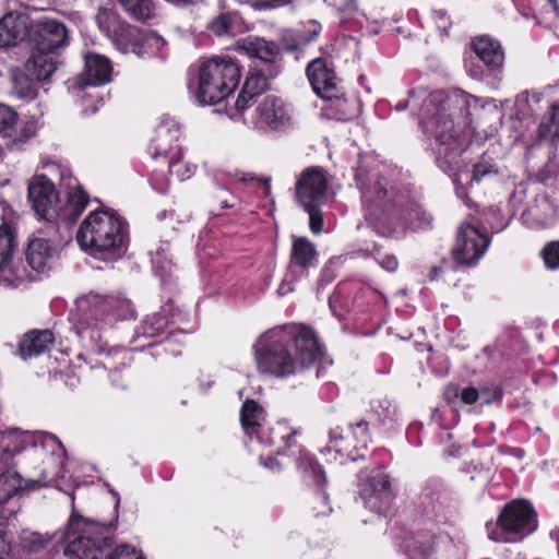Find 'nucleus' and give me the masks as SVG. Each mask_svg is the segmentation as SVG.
I'll return each mask as SVG.
<instances>
[{"instance_id": "obj_1", "label": "nucleus", "mask_w": 559, "mask_h": 559, "mask_svg": "<svg viewBox=\"0 0 559 559\" xmlns=\"http://www.w3.org/2000/svg\"><path fill=\"white\" fill-rule=\"evenodd\" d=\"M253 349L258 370L278 378L310 367L323 354L313 331L301 324L266 331L257 340Z\"/></svg>"}, {"instance_id": "obj_2", "label": "nucleus", "mask_w": 559, "mask_h": 559, "mask_svg": "<svg viewBox=\"0 0 559 559\" xmlns=\"http://www.w3.org/2000/svg\"><path fill=\"white\" fill-rule=\"evenodd\" d=\"M441 120L437 117H429L425 122L426 133L433 136L437 143V162L441 169L449 173L453 178L459 197H463L465 191L463 187L473 182H479L485 178H491L498 174V167L492 158L484 154L480 159L474 164L472 171L466 169V158L463 157L464 146L466 145L467 133L465 131L468 121L461 127L456 122L454 128L445 131L441 129Z\"/></svg>"}, {"instance_id": "obj_3", "label": "nucleus", "mask_w": 559, "mask_h": 559, "mask_svg": "<svg viewBox=\"0 0 559 559\" xmlns=\"http://www.w3.org/2000/svg\"><path fill=\"white\" fill-rule=\"evenodd\" d=\"M80 247L100 260H111L121 255L127 241L126 221L109 211H93L76 234Z\"/></svg>"}, {"instance_id": "obj_4", "label": "nucleus", "mask_w": 559, "mask_h": 559, "mask_svg": "<svg viewBox=\"0 0 559 559\" xmlns=\"http://www.w3.org/2000/svg\"><path fill=\"white\" fill-rule=\"evenodd\" d=\"M424 98L421 108V123L425 129V122L429 117H439L441 120V129L445 131L454 128L456 122L457 127L467 122L469 116V106L473 97L461 90L447 93L444 91H437L427 94L425 90L413 92L407 103L401 102L396 105L397 110H404L408 104L413 107L417 105V100ZM426 132V130H424Z\"/></svg>"}, {"instance_id": "obj_5", "label": "nucleus", "mask_w": 559, "mask_h": 559, "mask_svg": "<svg viewBox=\"0 0 559 559\" xmlns=\"http://www.w3.org/2000/svg\"><path fill=\"white\" fill-rule=\"evenodd\" d=\"M240 67L229 56H214L199 66V84L195 98L201 105L224 100L239 84Z\"/></svg>"}, {"instance_id": "obj_6", "label": "nucleus", "mask_w": 559, "mask_h": 559, "mask_svg": "<svg viewBox=\"0 0 559 559\" xmlns=\"http://www.w3.org/2000/svg\"><path fill=\"white\" fill-rule=\"evenodd\" d=\"M111 524H102L78 515L74 511L63 534L64 555L70 559H105Z\"/></svg>"}, {"instance_id": "obj_7", "label": "nucleus", "mask_w": 559, "mask_h": 559, "mask_svg": "<svg viewBox=\"0 0 559 559\" xmlns=\"http://www.w3.org/2000/svg\"><path fill=\"white\" fill-rule=\"evenodd\" d=\"M487 524L489 538L495 542L522 539L537 528V515L525 500H513L507 504L497 522V527Z\"/></svg>"}, {"instance_id": "obj_8", "label": "nucleus", "mask_w": 559, "mask_h": 559, "mask_svg": "<svg viewBox=\"0 0 559 559\" xmlns=\"http://www.w3.org/2000/svg\"><path fill=\"white\" fill-rule=\"evenodd\" d=\"M75 306L72 321L76 334L81 338L96 340L98 337L96 331L107 326V322L110 321L108 297L90 293L78 298Z\"/></svg>"}, {"instance_id": "obj_9", "label": "nucleus", "mask_w": 559, "mask_h": 559, "mask_svg": "<svg viewBox=\"0 0 559 559\" xmlns=\"http://www.w3.org/2000/svg\"><path fill=\"white\" fill-rule=\"evenodd\" d=\"M31 452L34 456L43 459L45 467L41 471L43 477L35 483L57 486L61 489L60 480L66 478L63 472L64 449L59 439L48 432H33Z\"/></svg>"}, {"instance_id": "obj_10", "label": "nucleus", "mask_w": 559, "mask_h": 559, "mask_svg": "<svg viewBox=\"0 0 559 559\" xmlns=\"http://www.w3.org/2000/svg\"><path fill=\"white\" fill-rule=\"evenodd\" d=\"M251 120L254 128L262 130H285L294 124L293 109L276 96H266L255 108Z\"/></svg>"}, {"instance_id": "obj_11", "label": "nucleus", "mask_w": 559, "mask_h": 559, "mask_svg": "<svg viewBox=\"0 0 559 559\" xmlns=\"http://www.w3.org/2000/svg\"><path fill=\"white\" fill-rule=\"evenodd\" d=\"M28 200L36 215L47 222L59 217V197L55 185L44 175L35 176L28 185Z\"/></svg>"}, {"instance_id": "obj_12", "label": "nucleus", "mask_w": 559, "mask_h": 559, "mask_svg": "<svg viewBox=\"0 0 559 559\" xmlns=\"http://www.w3.org/2000/svg\"><path fill=\"white\" fill-rule=\"evenodd\" d=\"M264 442L253 441V448L250 451L258 452V447L261 448H274L267 452H260L259 460L262 465L269 467L272 471L281 468V463L273 459V454H282V451L286 448H290L293 444V437L296 431L288 426L285 421H278L273 426H265Z\"/></svg>"}, {"instance_id": "obj_13", "label": "nucleus", "mask_w": 559, "mask_h": 559, "mask_svg": "<svg viewBox=\"0 0 559 559\" xmlns=\"http://www.w3.org/2000/svg\"><path fill=\"white\" fill-rule=\"evenodd\" d=\"M488 246L489 239L486 235L473 225L463 224L459 228L452 254L457 263L472 265L484 255Z\"/></svg>"}, {"instance_id": "obj_14", "label": "nucleus", "mask_w": 559, "mask_h": 559, "mask_svg": "<svg viewBox=\"0 0 559 559\" xmlns=\"http://www.w3.org/2000/svg\"><path fill=\"white\" fill-rule=\"evenodd\" d=\"M328 179L319 167L305 169L298 178L295 189L296 198L301 206L321 204L325 197Z\"/></svg>"}, {"instance_id": "obj_15", "label": "nucleus", "mask_w": 559, "mask_h": 559, "mask_svg": "<svg viewBox=\"0 0 559 559\" xmlns=\"http://www.w3.org/2000/svg\"><path fill=\"white\" fill-rule=\"evenodd\" d=\"M360 497L369 509L378 513L386 512L394 499L389 476L379 473L371 477L361 485Z\"/></svg>"}, {"instance_id": "obj_16", "label": "nucleus", "mask_w": 559, "mask_h": 559, "mask_svg": "<svg viewBox=\"0 0 559 559\" xmlns=\"http://www.w3.org/2000/svg\"><path fill=\"white\" fill-rule=\"evenodd\" d=\"M112 66L110 60L99 53H86L84 57V70L78 79L80 88L85 86H98L111 81Z\"/></svg>"}, {"instance_id": "obj_17", "label": "nucleus", "mask_w": 559, "mask_h": 559, "mask_svg": "<svg viewBox=\"0 0 559 559\" xmlns=\"http://www.w3.org/2000/svg\"><path fill=\"white\" fill-rule=\"evenodd\" d=\"M307 75L314 93L321 98L336 96L337 79L332 69L323 59L313 60L307 68Z\"/></svg>"}, {"instance_id": "obj_18", "label": "nucleus", "mask_w": 559, "mask_h": 559, "mask_svg": "<svg viewBox=\"0 0 559 559\" xmlns=\"http://www.w3.org/2000/svg\"><path fill=\"white\" fill-rule=\"evenodd\" d=\"M240 421L248 438L249 449L253 448V441L264 442L265 435V415L262 407L254 401L247 400L240 412Z\"/></svg>"}, {"instance_id": "obj_19", "label": "nucleus", "mask_w": 559, "mask_h": 559, "mask_svg": "<svg viewBox=\"0 0 559 559\" xmlns=\"http://www.w3.org/2000/svg\"><path fill=\"white\" fill-rule=\"evenodd\" d=\"M180 124L171 117H164L150 146L153 158L167 156L169 152L176 151V146H180Z\"/></svg>"}, {"instance_id": "obj_20", "label": "nucleus", "mask_w": 559, "mask_h": 559, "mask_svg": "<svg viewBox=\"0 0 559 559\" xmlns=\"http://www.w3.org/2000/svg\"><path fill=\"white\" fill-rule=\"evenodd\" d=\"M35 48L37 50L53 53L67 40L66 26L56 20L38 21L35 31Z\"/></svg>"}, {"instance_id": "obj_21", "label": "nucleus", "mask_w": 559, "mask_h": 559, "mask_svg": "<svg viewBox=\"0 0 559 559\" xmlns=\"http://www.w3.org/2000/svg\"><path fill=\"white\" fill-rule=\"evenodd\" d=\"M13 235L0 228V284L9 287L17 286L23 280V274L13 265Z\"/></svg>"}, {"instance_id": "obj_22", "label": "nucleus", "mask_w": 559, "mask_h": 559, "mask_svg": "<svg viewBox=\"0 0 559 559\" xmlns=\"http://www.w3.org/2000/svg\"><path fill=\"white\" fill-rule=\"evenodd\" d=\"M33 432L9 429L0 432V468L10 466L13 455L32 445Z\"/></svg>"}, {"instance_id": "obj_23", "label": "nucleus", "mask_w": 559, "mask_h": 559, "mask_svg": "<svg viewBox=\"0 0 559 559\" xmlns=\"http://www.w3.org/2000/svg\"><path fill=\"white\" fill-rule=\"evenodd\" d=\"M472 49L489 71L499 70L504 61L501 45L496 39L481 35L472 41Z\"/></svg>"}, {"instance_id": "obj_24", "label": "nucleus", "mask_w": 559, "mask_h": 559, "mask_svg": "<svg viewBox=\"0 0 559 559\" xmlns=\"http://www.w3.org/2000/svg\"><path fill=\"white\" fill-rule=\"evenodd\" d=\"M122 32L128 38L136 39L140 37V43L132 45V51L139 56H155L158 53L163 56L167 43L156 32L148 31L140 36L139 29L132 26L123 28Z\"/></svg>"}, {"instance_id": "obj_25", "label": "nucleus", "mask_w": 559, "mask_h": 559, "mask_svg": "<svg viewBox=\"0 0 559 559\" xmlns=\"http://www.w3.org/2000/svg\"><path fill=\"white\" fill-rule=\"evenodd\" d=\"M57 254V247L43 237L33 238L26 250V260L35 271H44Z\"/></svg>"}, {"instance_id": "obj_26", "label": "nucleus", "mask_w": 559, "mask_h": 559, "mask_svg": "<svg viewBox=\"0 0 559 559\" xmlns=\"http://www.w3.org/2000/svg\"><path fill=\"white\" fill-rule=\"evenodd\" d=\"M27 75L37 81H45L56 71V58L53 53L34 49L24 67Z\"/></svg>"}, {"instance_id": "obj_27", "label": "nucleus", "mask_w": 559, "mask_h": 559, "mask_svg": "<svg viewBox=\"0 0 559 559\" xmlns=\"http://www.w3.org/2000/svg\"><path fill=\"white\" fill-rule=\"evenodd\" d=\"M26 17L8 13L0 20V47L15 45L25 35Z\"/></svg>"}, {"instance_id": "obj_28", "label": "nucleus", "mask_w": 559, "mask_h": 559, "mask_svg": "<svg viewBox=\"0 0 559 559\" xmlns=\"http://www.w3.org/2000/svg\"><path fill=\"white\" fill-rule=\"evenodd\" d=\"M88 203V195L80 185L68 188L67 203L59 206V217L63 222H74L84 211Z\"/></svg>"}, {"instance_id": "obj_29", "label": "nucleus", "mask_w": 559, "mask_h": 559, "mask_svg": "<svg viewBox=\"0 0 559 559\" xmlns=\"http://www.w3.org/2000/svg\"><path fill=\"white\" fill-rule=\"evenodd\" d=\"M53 342L50 331H33L24 335L20 344V353L23 359L38 356L49 349Z\"/></svg>"}, {"instance_id": "obj_30", "label": "nucleus", "mask_w": 559, "mask_h": 559, "mask_svg": "<svg viewBox=\"0 0 559 559\" xmlns=\"http://www.w3.org/2000/svg\"><path fill=\"white\" fill-rule=\"evenodd\" d=\"M318 263V253L314 245L306 238L293 237L290 266L308 269Z\"/></svg>"}, {"instance_id": "obj_31", "label": "nucleus", "mask_w": 559, "mask_h": 559, "mask_svg": "<svg viewBox=\"0 0 559 559\" xmlns=\"http://www.w3.org/2000/svg\"><path fill=\"white\" fill-rule=\"evenodd\" d=\"M35 480H28L23 485L20 475L8 466L7 468H0V508H4L3 504L9 501L20 489L31 488L35 485H43V483H34Z\"/></svg>"}, {"instance_id": "obj_32", "label": "nucleus", "mask_w": 559, "mask_h": 559, "mask_svg": "<svg viewBox=\"0 0 559 559\" xmlns=\"http://www.w3.org/2000/svg\"><path fill=\"white\" fill-rule=\"evenodd\" d=\"M238 46L249 57L258 58L265 62L273 61L278 52L274 41H267L260 37H247L239 41Z\"/></svg>"}, {"instance_id": "obj_33", "label": "nucleus", "mask_w": 559, "mask_h": 559, "mask_svg": "<svg viewBox=\"0 0 559 559\" xmlns=\"http://www.w3.org/2000/svg\"><path fill=\"white\" fill-rule=\"evenodd\" d=\"M552 204L548 199H542L536 205L531 206L524 213L525 223L532 227L544 228L549 225L554 216Z\"/></svg>"}, {"instance_id": "obj_34", "label": "nucleus", "mask_w": 559, "mask_h": 559, "mask_svg": "<svg viewBox=\"0 0 559 559\" xmlns=\"http://www.w3.org/2000/svg\"><path fill=\"white\" fill-rule=\"evenodd\" d=\"M207 27L217 36H235L241 29V17L235 12L222 13L214 17Z\"/></svg>"}, {"instance_id": "obj_35", "label": "nucleus", "mask_w": 559, "mask_h": 559, "mask_svg": "<svg viewBox=\"0 0 559 559\" xmlns=\"http://www.w3.org/2000/svg\"><path fill=\"white\" fill-rule=\"evenodd\" d=\"M36 79L27 75L26 70H15L12 73V92L13 94L25 100H32L37 95Z\"/></svg>"}, {"instance_id": "obj_36", "label": "nucleus", "mask_w": 559, "mask_h": 559, "mask_svg": "<svg viewBox=\"0 0 559 559\" xmlns=\"http://www.w3.org/2000/svg\"><path fill=\"white\" fill-rule=\"evenodd\" d=\"M328 105L324 111L331 118L337 120H349L354 116L353 104H350L343 95L341 88L337 90L336 96L332 98H324Z\"/></svg>"}, {"instance_id": "obj_37", "label": "nucleus", "mask_w": 559, "mask_h": 559, "mask_svg": "<svg viewBox=\"0 0 559 559\" xmlns=\"http://www.w3.org/2000/svg\"><path fill=\"white\" fill-rule=\"evenodd\" d=\"M181 146H176V151L169 152L167 156L168 169L173 176L180 181L189 179L195 171V166L181 160Z\"/></svg>"}, {"instance_id": "obj_38", "label": "nucleus", "mask_w": 559, "mask_h": 559, "mask_svg": "<svg viewBox=\"0 0 559 559\" xmlns=\"http://www.w3.org/2000/svg\"><path fill=\"white\" fill-rule=\"evenodd\" d=\"M123 9L134 19L145 21L155 14V5L152 0H118Z\"/></svg>"}, {"instance_id": "obj_39", "label": "nucleus", "mask_w": 559, "mask_h": 559, "mask_svg": "<svg viewBox=\"0 0 559 559\" xmlns=\"http://www.w3.org/2000/svg\"><path fill=\"white\" fill-rule=\"evenodd\" d=\"M110 321L107 326L112 325L117 320H127L133 317V309L128 299L108 296Z\"/></svg>"}, {"instance_id": "obj_40", "label": "nucleus", "mask_w": 559, "mask_h": 559, "mask_svg": "<svg viewBox=\"0 0 559 559\" xmlns=\"http://www.w3.org/2000/svg\"><path fill=\"white\" fill-rule=\"evenodd\" d=\"M165 311L164 309L163 312L153 313L143 320L140 331L144 337L157 336L167 328L169 320L166 318Z\"/></svg>"}, {"instance_id": "obj_41", "label": "nucleus", "mask_w": 559, "mask_h": 559, "mask_svg": "<svg viewBox=\"0 0 559 559\" xmlns=\"http://www.w3.org/2000/svg\"><path fill=\"white\" fill-rule=\"evenodd\" d=\"M539 136L552 140L559 138V105H551L550 111L544 117L539 126Z\"/></svg>"}, {"instance_id": "obj_42", "label": "nucleus", "mask_w": 559, "mask_h": 559, "mask_svg": "<svg viewBox=\"0 0 559 559\" xmlns=\"http://www.w3.org/2000/svg\"><path fill=\"white\" fill-rule=\"evenodd\" d=\"M50 538L37 532L22 531L20 534V546L27 552H38L45 548Z\"/></svg>"}, {"instance_id": "obj_43", "label": "nucleus", "mask_w": 559, "mask_h": 559, "mask_svg": "<svg viewBox=\"0 0 559 559\" xmlns=\"http://www.w3.org/2000/svg\"><path fill=\"white\" fill-rule=\"evenodd\" d=\"M298 468L311 476L318 484L324 478L321 466L314 461L313 456L304 450L299 451V459L297 461Z\"/></svg>"}, {"instance_id": "obj_44", "label": "nucleus", "mask_w": 559, "mask_h": 559, "mask_svg": "<svg viewBox=\"0 0 559 559\" xmlns=\"http://www.w3.org/2000/svg\"><path fill=\"white\" fill-rule=\"evenodd\" d=\"M394 199L393 190L391 192L386 190V183L378 182L374 186V191L366 190L362 192L364 203L369 204L370 206H381L384 205L386 201Z\"/></svg>"}, {"instance_id": "obj_45", "label": "nucleus", "mask_w": 559, "mask_h": 559, "mask_svg": "<svg viewBox=\"0 0 559 559\" xmlns=\"http://www.w3.org/2000/svg\"><path fill=\"white\" fill-rule=\"evenodd\" d=\"M543 95L539 92H523L518 95L515 106L522 116H531L535 112V106L540 103Z\"/></svg>"}, {"instance_id": "obj_46", "label": "nucleus", "mask_w": 559, "mask_h": 559, "mask_svg": "<svg viewBox=\"0 0 559 559\" xmlns=\"http://www.w3.org/2000/svg\"><path fill=\"white\" fill-rule=\"evenodd\" d=\"M169 246L167 243L160 245L154 252H151V261L156 273L164 276L171 272V260L167 257Z\"/></svg>"}, {"instance_id": "obj_47", "label": "nucleus", "mask_w": 559, "mask_h": 559, "mask_svg": "<svg viewBox=\"0 0 559 559\" xmlns=\"http://www.w3.org/2000/svg\"><path fill=\"white\" fill-rule=\"evenodd\" d=\"M17 121V114L9 106L0 104V133L10 135Z\"/></svg>"}, {"instance_id": "obj_48", "label": "nucleus", "mask_w": 559, "mask_h": 559, "mask_svg": "<svg viewBox=\"0 0 559 559\" xmlns=\"http://www.w3.org/2000/svg\"><path fill=\"white\" fill-rule=\"evenodd\" d=\"M106 559H145L141 550L128 544H121L111 550Z\"/></svg>"}, {"instance_id": "obj_49", "label": "nucleus", "mask_w": 559, "mask_h": 559, "mask_svg": "<svg viewBox=\"0 0 559 559\" xmlns=\"http://www.w3.org/2000/svg\"><path fill=\"white\" fill-rule=\"evenodd\" d=\"M350 431L353 438L356 441L355 449H366L368 442L370 441V437L368 433V423L365 420H359L355 425L350 426Z\"/></svg>"}, {"instance_id": "obj_50", "label": "nucleus", "mask_w": 559, "mask_h": 559, "mask_svg": "<svg viewBox=\"0 0 559 559\" xmlns=\"http://www.w3.org/2000/svg\"><path fill=\"white\" fill-rule=\"evenodd\" d=\"M332 450L341 456H347L356 460V456L353 455L349 448L344 444L343 436L336 431H331L330 444L326 448L328 452H331Z\"/></svg>"}, {"instance_id": "obj_51", "label": "nucleus", "mask_w": 559, "mask_h": 559, "mask_svg": "<svg viewBox=\"0 0 559 559\" xmlns=\"http://www.w3.org/2000/svg\"><path fill=\"white\" fill-rule=\"evenodd\" d=\"M254 99V95L246 92L241 88L236 102H235V111L229 114V117L233 120H239L242 118V112L251 105Z\"/></svg>"}, {"instance_id": "obj_52", "label": "nucleus", "mask_w": 559, "mask_h": 559, "mask_svg": "<svg viewBox=\"0 0 559 559\" xmlns=\"http://www.w3.org/2000/svg\"><path fill=\"white\" fill-rule=\"evenodd\" d=\"M545 264L550 270L559 269V241L548 243L543 252Z\"/></svg>"}, {"instance_id": "obj_53", "label": "nucleus", "mask_w": 559, "mask_h": 559, "mask_svg": "<svg viewBox=\"0 0 559 559\" xmlns=\"http://www.w3.org/2000/svg\"><path fill=\"white\" fill-rule=\"evenodd\" d=\"M320 204H310L309 206H302L309 214L310 229L314 234H320L323 228V218L319 210Z\"/></svg>"}, {"instance_id": "obj_54", "label": "nucleus", "mask_w": 559, "mask_h": 559, "mask_svg": "<svg viewBox=\"0 0 559 559\" xmlns=\"http://www.w3.org/2000/svg\"><path fill=\"white\" fill-rule=\"evenodd\" d=\"M431 554V546L421 542H413L407 545L409 559H427Z\"/></svg>"}, {"instance_id": "obj_55", "label": "nucleus", "mask_w": 559, "mask_h": 559, "mask_svg": "<svg viewBox=\"0 0 559 559\" xmlns=\"http://www.w3.org/2000/svg\"><path fill=\"white\" fill-rule=\"evenodd\" d=\"M265 87V80L260 74H250L247 76L242 90L254 95H259Z\"/></svg>"}, {"instance_id": "obj_56", "label": "nucleus", "mask_w": 559, "mask_h": 559, "mask_svg": "<svg viewBox=\"0 0 559 559\" xmlns=\"http://www.w3.org/2000/svg\"><path fill=\"white\" fill-rule=\"evenodd\" d=\"M374 251L377 254L374 255V259L379 263V265L388 271V272H395L399 267V261L395 255L393 254H380L377 247H374Z\"/></svg>"}, {"instance_id": "obj_57", "label": "nucleus", "mask_w": 559, "mask_h": 559, "mask_svg": "<svg viewBox=\"0 0 559 559\" xmlns=\"http://www.w3.org/2000/svg\"><path fill=\"white\" fill-rule=\"evenodd\" d=\"M151 186L159 193H166L169 187L168 179L164 171L154 170L150 177Z\"/></svg>"}, {"instance_id": "obj_58", "label": "nucleus", "mask_w": 559, "mask_h": 559, "mask_svg": "<svg viewBox=\"0 0 559 559\" xmlns=\"http://www.w3.org/2000/svg\"><path fill=\"white\" fill-rule=\"evenodd\" d=\"M338 3V7H334L340 11L344 16H349L352 13L356 12L358 9L356 0H335Z\"/></svg>"}, {"instance_id": "obj_59", "label": "nucleus", "mask_w": 559, "mask_h": 559, "mask_svg": "<svg viewBox=\"0 0 559 559\" xmlns=\"http://www.w3.org/2000/svg\"><path fill=\"white\" fill-rule=\"evenodd\" d=\"M432 17L437 24V27L439 29L443 31L444 33H447V31L450 26V21L447 15V12L443 10H435L432 13Z\"/></svg>"}, {"instance_id": "obj_60", "label": "nucleus", "mask_w": 559, "mask_h": 559, "mask_svg": "<svg viewBox=\"0 0 559 559\" xmlns=\"http://www.w3.org/2000/svg\"><path fill=\"white\" fill-rule=\"evenodd\" d=\"M293 0H255V7L259 9H276L287 5Z\"/></svg>"}, {"instance_id": "obj_61", "label": "nucleus", "mask_w": 559, "mask_h": 559, "mask_svg": "<svg viewBox=\"0 0 559 559\" xmlns=\"http://www.w3.org/2000/svg\"><path fill=\"white\" fill-rule=\"evenodd\" d=\"M478 391L472 386L465 388L461 393V400L465 404H473L478 400Z\"/></svg>"}, {"instance_id": "obj_62", "label": "nucleus", "mask_w": 559, "mask_h": 559, "mask_svg": "<svg viewBox=\"0 0 559 559\" xmlns=\"http://www.w3.org/2000/svg\"><path fill=\"white\" fill-rule=\"evenodd\" d=\"M293 290H294V287H293L292 281L288 278V275H287L281 283V285L277 289V294L280 296H285Z\"/></svg>"}, {"instance_id": "obj_63", "label": "nucleus", "mask_w": 559, "mask_h": 559, "mask_svg": "<svg viewBox=\"0 0 559 559\" xmlns=\"http://www.w3.org/2000/svg\"><path fill=\"white\" fill-rule=\"evenodd\" d=\"M319 499H320L321 507L318 510V514L328 515L332 511L331 507L328 503V497L325 496L324 492H322V493H320Z\"/></svg>"}, {"instance_id": "obj_64", "label": "nucleus", "mask_w": 559, "mask_h": 559, "mask_svg": "<svg viewBox=\"0 0 559 559\" xmlns=\"http://www.w3.org/2000/svg\"><path fill=\"white\" fill-rule=\"evenodd\" d=\"M36 132V126L35 124H29V126H26L23 130V133H22V138L23 139H28L31 136H33Z\"/></svg>"}]
</instances>
